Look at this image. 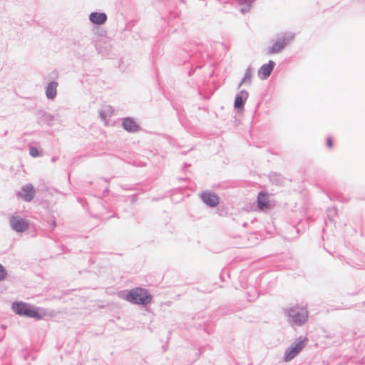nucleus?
Listing matches in <instances>:
<instances>
[{
  "mask_svg": "<svg viewBox=\"0 0 365 365\" xmlns=\"http://www.w3.org/2000/svg\"><path fill=\"white\" fill-rule=\"evenodd\" d=\"M6 275V272L4 268L0 264V280L4 279Z\"/></svg>",
  "mask_w": 365,
  "mask_h": 365,
  "instance_id": "nucleus-17",
  "label": "nucleus"
},
{
  "mask_svg": "<svg viewBox=\"0 0 365 365\" xmlns=\"http://www.w3.org/2000/svg\"><path fill=\"white\" fill-rule=\"evenodd\" d=\"M90 21L98 25L103 24L107 20V16L105 13L93 12L89 16Z\"/></svg>",
  "mask_w": 365,
  "mask_h": 365,
  "instance_id": "nucleus-11",
  "label": "nucleus"
},
{
  "mask_svg": "<svg viewBox=\"0 0 365 365\" xmlns=\"http://www.w3.org/2000/svg\"><path fill=\"white\" fill-rule=\"evenodd\" d=\"M292 38H293L292 36H289L288 38L283 36L282 38H278L275 41V43L267 49V54H274V53H279L280 51H282L284 48L287 41L292 39Z\"/></svg>",
  "mask_w": 365,
  "mask_h": 365,
  "instance_id": "nucleus-5",
  "label": "nucleus"
},
{
  "mask_svg": "<svg viewBox=\"0 0 365 365\" xmlns=\"http://www.w3.org/2000/svg\"><path fill=\"white\" fill-rule=\"evenodd\" d=\"M12 309L19 315L39 319L41 318L38 310L32 305L24 302H16L12 304Z\"/></svg>",
  "mask_w": 365,
  "mask_h": 365,
  "instance_id": "nucleus-1",
  "label": "nucleus"
},
{
  "mask_svg": "<svg viewBox=\"0 0 365 365\" xmlns=\"http://www.w3.org/2000/svg\"><path fill=\"white\" fill-rule=\"evenodd\" d=\"M257 206L261 210L269 209L272 205L269 199V195L265 192H259L257 196Z\"/></svg>",
  "mask_w": 365,
  "mask_h": 365,
  "instance_id": "nucleus-9",
  "label": "nucleus"
},
{
  "mask_svg": "<svg viewBox=\"0 0 365 365\" xmlns=\"http://www.w3.org/2000/svg\"><path fill=\"white\" fill-rule=\"evenodd\" d=\"M327 145L328 148H331L333 146L332 140L330 138H327Z\"/></svg>",
  "mask_w": 365,
  "mask_h": 365,
  "instance_id": "nucleus-18",
  "label": "nucleus"
},
{
  "mask_svg": "<svg viewBox=\"0 0 365 365\" xmlns=\"http://www.w3.org/2000/svg\"><path fill=\"white\" fill-rule=\"evenodd\" d=\"M288 315L292 322L297 326H301L306 323L308 318L307 310L302 307H294L289 309Z\"/></svg>",
  "mask_w": 365,
  "mask_h": 365,
  "instance_id": "nucleus-3",
  "label": "nucleus"
},
{
  "mask_svg": "<svg viewBox=\"0 0 365 365\" xmlns=\"http://www.w3.org/2000/svg\"><path fill=\"white\" fill-rule=\"evenodd\" d=\"M29 153L32 157H37L39 155V152L38 149L35 147L30 148Z\"/></svg>",
  "mask_w": 365,
  "mask_h": 365,
  "instance_id": "nucleus-16",
  "label": "nucleus"
},
{
  "mask_svg": "<svg viewBox=\"0 0 365 365\" xmlns=\"http://www.w3.org/2000/svg\"><path fill=\"white\" fill-rule=\"evenodd\" d=\"M57 86L58 83L56 82H51L48 84L46 91V96L48 98L53 99L56 97L57 93Z\"/></svg>",
  "mask_w": 365,
  "mask_h": 365,
  "instance_id": "nucleus-14",
  "label": "nucleus"
},
{
  "mask_svg": "<svg viewBox=\"0 0 365 365\" xmlns=\"http://www.w3.org/2000/svg\"><path fill=\"white\" fill-rule=\"evenodd\" d=\"M247 98L248 93L246 91H241L235 97V108L237 109L243 108L244 103Z\"/></svg>",
  "mask_w": 365,
  "mask_h": 365,
  "instance_id": "nucleus-12",
  "label": "nucleus"
},
{
  "mask_svg": "<svg viewBox=\"0 0 365 365\" xmlns=\"http://www.w3.org/2000/svg\"><path fill=\"white\" fill-rule=\"evenodd\" d=\"M108 113H109V115H111V114H112V113H113V111H112V110H111V108H110V107H109V108H108Z\"/></svg>",
  "mask_w": 365,
  "mask_h": 365,
  "instance_id": "nucleus-19",
  "label": "nucleus"
},
{
  "mask_svg": "<svg viewBox=\"0 0 365 365\" xmlns=\"http://www.w3.org/2000/svg\"><path fill=\"white\" fill-rule=\"evenodd\" d=\"M101 116L103 117V119H106V115H103V113H101Z\"/></svg>",
  "mask_w": 365,
  "mask_h": 365,
  "instance_id": "nucleus-20",
  "label": "nucleus"
},
{
  "mask_svg": "<svg viewBox=\"0 0 365 365\" xmlns=\"http://www.w3.org/2000/svg\"><path fill=\"white\" fill-rule=\"evenodd\" d=\"M126 300L135 304H145L150 302L151 296L147 290L142 288H135L129 292Z\"/></svg>",
  "mask_w": 365,
  "mask_h": 365,
  "instance_id": "nucleus-2",
  "label": "nucleus"
},
{
  "mask_svg": "<svg viewBox=\"0 0 365 365\" xmlns=\"http://www.w3.org/2000/svg\"><path fill=\"white\" fill-rule=\"evenodd\" d=\"M11 226L16 232H24L28 229L29 223L19 216H13L11 218Z\"/></svg>",
  "mask_w": 365,
  "mask_h": 365,
  "instance_id": "nucleus-6",
  "label": "nucleus"
},
{
  "mask_svg": "<svg viewBox=\"0 0 365 365\" xmlns=\"http://www.w3.org/2000/svg\"><path fill=\"white\" fill-rule=\"evenodd\" d=\"M252 77V69L251 68H248L245 73V76L243 78V82L250 81Z\"/></svg>",
  "mask_w": 365,
  "mask_h": 365,
  "instance_id": "nucleus-15",
  "label": "nucleus"
},
{
  "mask_svg": "<svg viewBox=\"0 0 365 365\" xmlns=\"http://www.w3.org/2000/svg\"><path fill=\"white\" fill-rule=\"evenodd\" d=\"M307 338H299L298 341L294 345L289 347L284 353V361H289L294 359L307 345Z\"/></svg>",
  "mask_w": 365,
  "mask_h": 365,
  "instance_id": "nucleus-4",
  "label": "nucleus"
},
{
  "mask_svg": "<svg viewBox=\"0 0 365 365\" xmlns=\"http://www.w3.org/2000/svg\"><path fill=\"white\" fill-rule=\"evenodd\" d=\"M274 66L275 63L273 61H269L268 63L262 65L258 70V76L259 78L266 79L268 78L270 76Z\"/></svg>",
  "mask_w": 365,
  "mask_h": 365,
  "instance_id": "nucleus-8",
  "label": "nucleus"
},
{
  "mask_svg": "<svg viewBox=\"0 0 365 365\" xmlns=\"http://www.w3.org/2000/svg\"><path fill=\"white\" fill-rule=\"evenodd\" d=\"M35 195V190L32 185L29 184L21 187V192L18 193V196L20 197L26 202L31 201Z\"/></svg>",
  "mask_w": 365,
  "mask_h": 365,
  "instance_id": "nucleus-7",
  "label": "nucleus"
},
{
  "mask_svg": "<svg viewBox=\"0 0 365 365\" xmlns=\"http://www.w3.org/2000/svg\"><path fill=\"white\" fill-rule=\"evenodd\" d=\"M202 201L210 207H215L219 203L218 197L211 192H205L201 195Z\"/></svg>",
  "mask_w": 365,
  "mask_h": 365,
  "instance_id": "nucleus-10",
  "label": "nucleus"
},
{
  "mask_svg": "<svg viewBox=\"0 0 365 365\" xmlns=\"http://www.w3.org/2000/svg\"><path fill=\"white\" fill-rule=\"evenodd\" d=\"M123 128L129 132H135L138 130V124L131 118H125L123 121Z\"/></svg>",
  "mask_w": 365,
  "mask_h": 365,
  "instance_id": "nucleus-13",
  "label": "nucleus"
}]
</instances>
